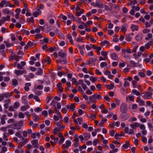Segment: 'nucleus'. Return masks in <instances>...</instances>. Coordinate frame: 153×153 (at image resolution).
Masks as SVG:
<instances>
[{"label":"nucleus","mask_w":153,"mask_h":153,"mask_svg":"<svg viewBox=\"0 0 153 153\" xmlns=\"http://www.w3.org/2000/svg\"><path fill=\"white\" fill-rule=\"evenodd\" d=\"M138 118L142 123H145L146 121V119L141 115H139L138 116Z\"/></svg>","instance_id":"5701e85b"},{"label":"nucleus","mask_w":153,"mask_h":153,"mask_svg":"<svg viewBox=\"0 0 153 153\" xmlns=\"http://www.w3.org/2000/svg\"><path fill=\"white\" fill-rule=\"evenodd\" d=\"M126 65V62L122 61L119 64V66L120 68L124 67Z\"/></svg>","instance_id":"3c124183"},{"label":"nucleus","mask_w":153,"mask_h":153,"mask_svg":"<svg viewBox=\"0 0 153 153\" xmlns=\"http://www.w3.org/2000/svg\"><path fill=\"white\" fill-rule=\"evenodd\" d=\"M84 11V10L83 9H81L79 11L76 12V16H80L83 13Z\"/></svg>","instance_id":"a878e982"},{"label":"nucleus","mask_w":153,"mask_h":153,"mask_svg":"<svg viewBox=\"0 0 153 153\" xmlns=\"http://www.w3.org/2000/svg\"><path fill=\"white\" fill-rule=\"evenodd\" d=\"M34 110L35 112H38L42 111V109L40 107H38L35 108Z\"/></svg>","instance_id":"bf43d9fd"},{"label":"nucleus","mask_w":153,"mask_h":153,"mask_svg":"<svg viewBox=\"0 0 153 153\" xmlns=\"http://www.w3.org/2000/svg\"><path fill=\"white\" fill-rule=\"evenodd\" d=\"M140 125V124L138 123L135 122L133 124L130 125V126L132 128L134 129L138 126L139 127V126Z\"/></svg>","instance_id":"aec40b11"},{"label":"nucleus","mask_w":153,"mask_h":153,"mask_svg":"<svg viewBox=\"0 0 153 153\" xmlns=\"http://www.w3.org/2000/svg\"><path fill=\"white\" fill-rule=\"evenodd\" d=\"M126 100L127 101H130L132 102H134V96L129 95L127 96L126 97Z\"/></svg>","instance_id":"2eb2a0df"},{"label":"nucleus","mask_w":153,"mask_h":153,"mask_svg":"<svg viewBox=\"0 0 153 153\" xmlns=\"http://www.w3.org/2000/svg\"><path fill=\"white\" fill-rule=\"evenodd\" d=\"M59 57L63 58L66 56V55L65 53L62 52H59Z\"/></svg>","instance_id":"09e8293b"},{"label":"nucleus","mask_w":153,"mask_h":153,"mask_svg":"<svg viewBox=\"0 0 153 153\" xmlns=\"http://www.w3.org/2000/svg\"><path fill=\"white\" fill-rule=\"evenodd\" d=\"M107 64L106 62H102L100 64V66L101 68H103L104 67L107 66Z\"/></svg>","instance_id":"8fccbe9b"},{"label":"nucleus","mask_w":153,"mask_h":153,"mask_svg":"<svg viewBox=\"0 0 153 153\" xmlns=\"http://www.w3.org/2000/svg\"><path fill=\"white\" fill-rule=\"evenodd\" d=\"M120 111L123 113H125L127 111L126 105L124 103H122L120 108Z\"/></svg>","instance_id":"0eeeda50"},{"label":"nucleus","mask_w":153,"mask_h":153,"mask_svg":"<svg viewBox=\"0 0 153 153\" xmlns=\"http://www.w3.org/2000/svg\"><path fill=\"white\" fill-rule=\"evenodd\" d=\"M129 146V142L128 141H126L125 143L122 146L124 149H127L128 147Z\"/></svg>","instance_id":"c85d7f7f"},{"label":"nucleus","mask_w":153,"mask_h":153,"mask_svg":"<svg viewBox=\"0 0 153 153\" xmlns=\"http://www.w3.org/2000/svg\"><path fill=\"white\" fill-rule=\"evenodd\" d=\"M35 9L36 10L33 12V15L35 17H36L41 14L42 12L38 8L36 7Z\"/></svg>","instance_id":"1a4fd4ad"},{"label":"nucleus","mask_w":153,"mask_h":153,"mask_svg":"<svg viewBox=\"0 0 153 153\" xmlns=\"http://www.w3.org/2000/svg\"><path fill=\"white\" fill-rule=\"evenodd\" d=\"M2 12L6 14H8L10 13V11L7 8H4L2 9Z\"/></svg>","instance_id":"cd10ccee"},{"label":"nucleus","mask_w":153,"mask_h":153,"mask_svg":"<svg viewBox=\"0 0 153 153\" xmlns=\"http://www.w3.org/2000/svg\"><path fill=\"white\" fill-rule=\"evenodd\" d=\"M101 54L102 56L104 58H107V56L108 55V53L107 52L104 51H102L101 52Z\"/></svg>","instance_id":"c03bdc74"},{"label":"nucleus","mask_w":153,"mask_h":153,"mask_svg":"<svg viewBox=\"0 0 153 153\" xmlns=\"http://www.w3.org/2000/svg\"><path fill=\"white\" fill-rule=\"evenodd\" d=\"M153 39L152 38V35L151 33H149L147 34L146 36L145 37V39L147 41H149Z\"/></svg>","instance_id":"6ab92c4d"},{"label":"nucleus","mask_w":153,"mask_h":153,"mask_svg":"<svg viewBox=\"0 0 153 153\" xmlns=\"http://www.w3.org/2000/svg\"><path fill=\"white\" fill-rule=\"evenodd\" d=\"M40 136V134L39 132H37L35 133H33L31 135V137L33 138L34 139L37 137H39Z\"/></svg>","instance_id":"4be33fe9"},{"label":"nucleus","mask_w":153,"mask_h":153,"mask_svg":"<svg viewBox=\"0 0 153 153\" xmlns=\"http://www.w3.org/2000/svg\"><path fill=\"white\" fill-rule=\"evenodd\" d=\"M153 44V39H151V41L147 42L145 46V48L148 49L150 48V45Z\"/></svg>","instance_id":"a211bd4d"},{"label":"nucleus","mask_w":153,"mask_h":153,"mask_svg":"<svg viewBox=\"0 0 153 153\" xmlns=\"http://www.w3.org/2000/svg\"><path fill=\"white\" fill-rule=\"evenodd\" d=\"M111 58L113 60H116L118 59V55L116 53H112L111 54Z\"/></svg>","instance_id":"ddd939ff"},{"label":"nucleus","mask_w":153,"mask_h":153,"mask_svg":"<svg viewBox=\"0 0 153 153\" xmlns=\"http://www.w3.org/2000/svg\"><path fill=\"white\" fill-rule=\"evenodd\" d=\"M86 148V146L85 145H84L82 146L79 147V150L80 151H81L82 149H85Z\"/></svg>","instance_id":"338daca9"},{"label":"nucleus","mask_w":153,"mask_h":153,"mask_svg":"<svg viewBox=\"0 0 153 153\" xmlns=\"http://www.w3.org/2000/svg\"><path fill=\"white\" fill-rule=\"evenodd\" d=\"M9 1L6 0H2L0 2V7L3 8L4 7H8Z\"/></svg>","instance_id":"423d86ee"},{"label":"nucleus","mask_w":153,"mask_h":153,"mask_svg":"<svg viewBox=\"0 0 153 153\" xmlns=\"http://www.w3.org/2000/svg\"><path fill=\"white\" fill-rule=\"evenodd\" d=\"M97 77L95 78L94 76H91L90 78V80L92 82L94 83L97 81Z\"/></svg>","instance_id":"603ef678"},{"label":"nucleus","mask_w":153,"mask_h":153,"mask_svg":"<svg viewBox=\"0 0 153 153\" xmlns=\"http://www.w3.org/2000/svg\"><path fill=\"white\" fill-rule=\"evenodd\" d=\"M4 98H9L11 95V93H10L8 92L4 93L2 94Z\"/></svg>","instance_id":"f704fd0d"},{"label":"nucleus","mask_w":153,"mask_h":153,"mask_svg":"<svg viewBox=\"0 0 153 153\" xmlns=\"http://www.w3.org/2000/svg\"><path fill=\"white\" fill-rule=\"evenodd\" d=\"M91 5L94 7H98L100 8L102 6V5L99 0H97L95 2H92L91 3Z\"/></svg>","instance_id":"20e7f679"},{"label":"nucleus","mask_w":153,"mask_h":153,"mask_svg":"<svg viewBox=\"0 0 153 153\" xmlns=\"http://www.w3.org/2000/svg\"><path fill=\"white\" fill-rule=\"evenodd\" d=\"M90 134L86 133H85L83 134L84 139L86 140H88L90 137Z\"/></svg>","instance_id":"393cba45"},{"label":"nucleus","mask_w":153,"mask_h":153,"mask_svg":"<svg viewBox=\"0 0 153 153\" xmlns=\"http://www.w3.org/2000/svg\"><path fill=\"white\" fill-rule=\"evenodd\" d=\"M140 128L142 130V134L143 136L146 135L147 131L146 129V127L145 125L143 124H141L139 126Z\"/></svg>","instance_id":"39448f33"},{"label":"nucleus","mask_w":153,"mask_h":153,"mask_svg":"<svg viewBox=\"0 0 153 153\" xmlns=\"http://www.w3.org/2000/svg\"><path fill=\"white\" fill-rule=\"evenodd\" d=\"M42 114L45 117H47L48 116V112L46 110H44L42 112Z\"/></svg>","instance_id":"13d9d810"},{"label":"nucleus","mask_w":153,"mask_h":153,"mask_svg":"<svg viewBox=\"0 0 153 153\" xmlns=\"http://www.w3.org/2000/svg\"><path fill=\"white\" fill-rule=\"evenodd\" d=\"M135 6H133L132 7V9H131L130 12V14L131 15H134L135 11L134 10Z\"/></svg>","instance_id":"5fc2aeb1"},{"label":"nucleus","mask_w":153,"mask_h":153,"mask_svg":"<svg viewBox=\"0 0 153 153\" xmlns=\"http://www.w3.org/2000/svg\"><path fill=\"white\" fill-rule=\"evenodd\" d=\"M82 95V97L85 100L87 101L89 104L92 103H94L96 101L94 95L88 97L85 93H83Z\"/></svg>","instance_id":"f257e3e1"},{"label":"nucleus","mask_w":153,"mask_h":153,"mask_svg":"<svg viewBox=\"0 0 153 153\" xmlns=\"http://www.w3.org/2000/svg\"><path fill=\"white\" fill-rule=\"evenodd\" d=\"M26 143V141L25 140H24L19 142V146L22 147L24 146L25 144Z\"/></svg>","instance_id":"4d7b16f0"},{"label":"nucleus","mask_w":153,"mask_h":153,"mask_svg":"<svg viewBox=\"0 0 153 153\" xmlns=\"http://www.w3.org/2000/svg\"><path fill=\"white\" fill-rule=\"evenodd\" d=\"M51 139L54 141L55 142H58L59 140V138H56L53 135H51Z\"/></svg>","instance_id":"864d4df0"},{"label":"nucleus","mask_w":153,"mask_h":153,"mask_svg":"<svg viewBox=\"0 0 153 153\" xmlns=\"http://www.w3.org/2000/svg\"><path fill=\"white\" fill-rule=\"evenodd\" d=\"M18 148V149H17L15 150V153H21L23 152V150L22 149L20 148L19 147Z\"/></svg>","instance_id":"e433bc0d"},{"label":"nucleus","mask_w":153,"mask_h":153,"mask_svg":"<svg viewBox=\"0 0 153 153\" xmlns=\"http://www.w3.org/2000/svg\"><path fill=\"white\" fill-rule=\"evenodd\" d=\"M49 39L48 38H44L43 39L40 41V42L41 43H42L44 42L45 43H47L49 42Z\"/></svg>","instance_id":"58836bf2"},{"label":"nucleus","mask_w":153,"mask_h":153,"mask_svg":"<svg viewBox=\"0 0 153 153\" xmlns=\"http://www.w3.org/2000/svg\"><path fill=\"white\" fill-rule=\"evenodd\" d=\"M65 107L70 111H74L75 108V104L74 103H72L70 105H65Z\"/></svg>","instance_id":"9d476101"},{"label":"nucleus","mask_w":153,"mask_h":153,"mask_svg":"<svg viewBox=\"0 0 153 153\" xmlns=\"http://www.w3.org/2000/svg\"><path fill=\"white\" fill-rule=\"evenodd\" d=\"M31 143L34 147L35 148H37L39 146L38 140H33L31 141Z\"/></svg>","instance_id":"f8f14e48"},{"label":"nucleus","mask_w":153,"mask_h":153,"mask_svg":"<svg viewBox=\"0 0 153 153\" xmlns=\"http://www.w3.org/2000/svg\"><path fill=\"white\" fill-rule=\"evenodd\" d=\"M136 101L140 106H144L145 105V102L144 101L141 100L140 97H137V99Z\"/></svg>","instance_id":"9b49d317"},{"label":"nucleus","mask_w":153,"mask_h":153,"mask_svg":"<svg viewBox=\"0 0 153 153\" xmlns=\"http://www.w3.org/2000/svg\"><path fill=\"white\" fill-rule=\"evenodd\" d=\"M14 73L16 74V75L19 76L22 75L23 73H24L25 71H23L21 70H16L15 71Z\"/></svg>","instance_id":"4468645a"},{"label":"nucleus","mask_w":153,"mask_h":153,"mask_svg":"<svg viewBox=\"0 0 153 153\" xmlns=\"http://www.w3.org/2000/svg\"><path fill=\"white\" fill-rule=\"evenodd\" d=\"M15 135L21 139L22 140H23L24 138L21 135V133L19 132H17L15 134Z\"/></svg>","instance_id":"a18cd8bd"},{"label":"nucleus","mask_w":153,"mask_h":153,"mask_svg":"<svg viewBox=\"0 0 153 153\" xmlns=\"http://www.w3.org/2000/svg\"><path fill=\"white\" fill-rule=\"evenodd\" d=\"M34 45V43L31 41H29L27 43V44L25 46V48H27L29 47H32Z\"/></svg>","instance_id":"c756f323"},{"label":"nucleus","mask_w":153,"mask_h":153,"mask_svg":"<svg viewBox=\"0 0 153 153\" xmlns=\"http://www.w3.org/2000/svg\"><path fill=\"white\" fill-rule=\"evenodd\" d=\"M130 28L132 31H134L135 30H137L138 27L137 25H132L131 26Z\"/></svg>","instance_id":"412c9836"},{"label":"nucleus","mask_w":153,"mask_h":153,"mask_svg":"<svg viewBox=\"0 0 153 153\" xmlns=\"http://www.w3.org/2000/svg\"><path fill=\"white\" fill-rule=\"evenodd\" d=\"M93 95L95 99V101H96L97 99L99 100H101L102 98V96L100 95L97 94H95Z\"/></svg>","instance_id":"7c9ffc66"},{"label":"nucleus","mask_w":153,"mask_h":153,"mask_svg":"<svg viewBox=\"0 0 153 153\" xmlns=\"http://www.w3.org/2000/svg\"><path fill=\"white\" fill-rule=\"evenodd\" d=\"M91 107L92 108L96 110L97 109V108L96 105L95 103L93 104L91 106Z\"/></svg>","instance_id":"0e129e2a"},{"label":"nucleus","mask_w":153,"mask_h":153,"mask_svg":"<svg viewBox=\"0 0 153 153\" xmlns=\"http://www.w3.org/2000/svg\"><path fill=\"white\" fill-rule=\"evenodd\" d=\"M68 39L69 40L70 42L72 44H73V40L72 39V36L70 34H68L67 35Z\"/></svg>","instance_id":"72a5a7b5"},{"label":"nucleus","mask_w":153,"mask_h":153,"mask_svg":"<svg viewBox=\"0 0 153 153\" xmlns=\"http://www.w3.org/2000/svg\"><path fill=\"white\" fill-rule=\"evenodd\" d=\"M16 67L18 69H22L23 68L22 66L19 63H17L16 62H15L14 63V67Z\"/></svg>","instance_id":"2f4dec72"},{"label":"nucleus","mask_w":153,"mask_h":153,"mask_svg":"<svg viewBox=\"0 0 153 153\" xmlns=\"http://www.w3.org/2000/svg\"><path fill=\"white\" fill-rule=\"evenodd\" d=\"M101 44L102 45H108L110 44V42L107 40H105L102 42Z\"/></svg>","instance_id":"37998d69"},{"label":"nucleus","mask_w":153,"mask_h":153,"mask_svg":"<svg viewBox=\"0 0 153 153\" xmlns=\"http://www.w3.org/2000/svg\"><path fill=\"white\" fill-rule=\"evenodd\" d=\"M152 93L150 92H147L145 95L143 96V98L145 99H149L151 98Z\"/></svg>","instance_id":"6e6552de"},{"label":"nucleus","mask_w":153,"mask_h":153,"mask_svg":"<svg viewBox=\"0 0 153 153\" xmlns=\"http://www.w3.org/2000/svg\"><path fill=\"white\" fill-rule=\"evenodd\" d=\"M18 117L19 118H24L25 117V115L22 113L19 112V113Z\"/></svg>","instance_id":"e2e57ef3"},{"label":"nucleus","mask_w":153,"mask_h":153,"mask_svg":"<svg viewBox=\"0 0 153 153\" xmlns=\"http://www.w3.org/2000/svg\"><path fill=\"white\" fill-rule=\"evenodd\" d=\"M131 93L132 94H134L136 96H139L140 94V93L139 91L134 89L132 90L131 91Z\"/></svg>","instance_id":"ea45409f"},{"label":"nucleus","mask_w":153,"mask_h":153,"mask_svg":"<svg viewBox=\"0 0 153 153\" xmlns=\"http://www.w3.org/2000/svg\"><path fill=\"white\" fill-rule=\"evenodd\" d=\"M81 23L83 25H80L78 26V27L79 29H83L84 28V26L85 27H87L86 24H85L83 22H81Z\"/></svg>","instance_id":"bb28decb"},{"label":"nucleus","mask_w":153,"mask_h":153,"mask_svg":"<svg viewBox=\"0 0 153 153\" xmlns=\"http://www.w3.org/2000/svg\"><path fill=\"white\" fill-rule=\"evenodd\" d=\"M137 1L136 0H134L131 1L130 2L128 3V4L129 5H134L137 4Z\"/></svg>","instance_id":"69168bd1"},{"label":"nucleus","mask_w":153,"mask_h":153,"mask_svg":"<svg viewBox=\"0 0 153 153\" xmlns=\"http://www.w3.org/2000/svg\"><path fill=\"white\" fill-rule=\"evenodd\" d=\"M18 84L17 80L16 79L12 80V85H16Z\"/></svg>","instance_id":"680f3d73"},{"label":"nucleus","mask_w":153,"mask_h":153,"mask_svg":"<svg viewBox=\"0 0 153 153\" xmlns=\"http://www.w3.org/2000/svg\"><path fill=\"white\" fill-rule=\"evenodd\" d=\"M35 87L36 88L39 89V90H42L43 89V86L42 85H39L36 86H35Z\"/></svg>","instance_id":"774afa93"},{"label":"nucleus","mask_w":153,"mask_h":153,"mask_svg":"<svg viewBox=\"0 0 153 153\" xmlns=\"http://www.w3.org/2000/svg\"><path fill=\"white\" fill-rule=\"evenodd\" d=\"M135 38L136 40L138 41L141 40L142 39L141 35L140 34H137Z\"/></svg>","instance_id":"de8ad7c7"},{"label":"nucleus","mask_w":153,"mask_h":153,"mask_svg":"<svg viewBox=\"0 0 153 153\" xmlns=\"http://www.w3.org/2000/svg\"><path fill=\"white\" fill-rule=\"evenodd\" d=\"M68 109L65 107L62 108L61 111L63 114H66Z\"/></svg>","instance_id":"052dcab7"},{"label":"nucleus","mask_w":153,"mask_h":153,"mask_svg":"<svg viewBox=\"0 0 153 153\" xmlns=\"http://www.w3.org/2000/svg\"><path fill=\"white\" fill-rule=\"evenodd\" d=\"M20 105L19 103L18 102H15L13 106L15 108H18Z\"/></svg>","instance_id":"6e6d98bb"},{"label":"nucleus","mask_w":153,"mask_h":153,"mask_svg":"<svg viewBox=\"0 0 153 153\" xmlns=\"http://www.w3.org/2000/svg\"><path fill=\"white\" fill-rule=\"evenodd\" d=\"M7 151V149L6 147L3 146L2 147L0 153H5Z\"/></svg>","instance_id":"a19ab883"},{"label":"nucleus","mask_w":153,"mask_h":153,"mask_svg":"<svg viewBox=\"0 0 153 153\" xmlns=\"http://www.w3.org/2000/svg\"><path fill=\"white\" fill-rule=\"evenodd\" d=\"M97 115L96 114H87V117L89 119L94 120L96 118Z\"/></svg>","instance_id":"dca6fc26"},{"label":"nucleus","mask_w":153,"mask_h":153,"mask_svg":"<svg viewBox=\"0 0 153 153\" xmlns=\"http://www.w3.org/2000/svg\"><path fill=\"white\" fill-rule=\"evenodd\" d=\"M55 113L56 114L57 116L54 115L53 116V119L56 121H58L59 119H62V117L61 115V113L59 111H58L56 108H55Z\"/></svg>","instance_id":"7ed1b4c3"},{"label":"nucleus","mask_w":153,"mask_h":153,"mask_svg":"<svg viewBox=\"0 0 153 153\" xmlns=\"http://www.w3.org/2000/svg\"><path fill=\"white\" fill-rule=\"evenodd\" d=\"M20 58V57L18 56L14 55L13 56L12 59H14L16 61V62H17L19 61V59Z\"/></svg>","instance_id":"79ce46f5"},{"label":"nucleus","mask_w":153,"mask_h":153,"mask_svg":"<svg viewBox=\"0 0 153 153\" xmlns=\"http://www.w3.org/2000/svg\"><path fill=\"white\" fill-rule=\"evenodd\" d=\"M8 135L7 133H4L3 134L2 139L5 141H7L8 140Z\"/></svg>","instance_id":"c9c22d12"},{"label":"nucleus","mask_w":153,"mask_h":153,"mask_svg":"<svg viewBox=\"0 0 153 153\" xmlns=\"http://www.w3.org/2000/svg\"><path fill=\"white\" fill-rule=\"evenodd\" d=\"M21 33L22 34L24 35L28 36L30 34L29 31L27 30L22 29L21 30Z\"/></svg>","instance_id":"b1692460"},{"label":"nucleus","mask_w":153,"mask_h":153,"mask_svg":"<svg viewBox=\"0 0 153 153\" xmlns=\"http://www.w3.org/2000/svg\"><path fill=\"white\" fill-rule=\"evenodd\" d=\"M54 134H58L60 138V139L59 141V143L60 145L62 144L65 140V138L61 133L59 131L57 128H55L54 129Z\"/></svg>","instance_id":"f03ea898"},{"label":"nucleus","mask_w":153,"mask_h":153,"mask_svg":"<svg viewBox=\"0 0 153 153\" xmlns=\"http://www.w3.org/2000/svg\"><path fill=\"white\" fill-rule=\"evenodd\" d=\"M71 144V142L70 140H68L66 141L65 142V144H64L62 145V147L64 148L65 146L66 147H69Z\"/></svg>","instance_id":"f3484780"},{"label":"nucleus","mask_w":153,"mask_h":153,"mask_svg":"<svg viewBox=\"0 0 153 153\" xmlns=\"http://www.w3.org/2000/svg\"><path fill=\"white\" fill-rule=\"evenodd\" d=\"M27 97L26 96H23L22 98V102L24 104H26L27 103Z\"/></svg>","instance_id":"49530a36"},{"label":"nucleus","mask_w":153,"mask_h":153,"mask_svg":"<svg viewBox=\"0 0 153 153\" xmlns=\"http://www.w3.org/2000/svg\"><path fill=\"white\" fill-rule=\"evenodd\" d=\"M38 70V71L36 73V75H42L43 73V70L40 68H39Z\"/></svg>","instance_id":"473e14b6"},{"label":"nucleus","mask_w":153,"mask_h":153,"mask_svg":"<svg viewBox=\"0 0 153 153\" xmlns=\"http://www.w3.org/2000/svg\"><path fill=\"white\" fill-rule=\"evenodd\" d=\"M32 115L33 116V120L35 122H36L39 119V116L37 115H35L33 114H32Z\"/></svg>","instance_id":"4c0bfd02"}]
</instances>
